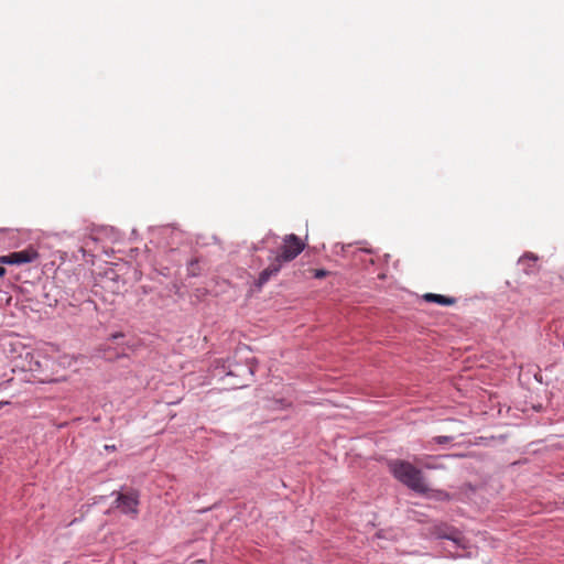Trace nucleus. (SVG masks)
Listing matches in <instances>:
<instances>
[{
	"instance_id": "f257e3e1",
	"label": "nucleus",
	"mask_w": 564,
	"mask_h": 564,
	"mask_svg": "<svg viewBox=\"0 0 564 564\" xmlns=\"http://www.w3.org/2000/svg\"><path fill=\"white\" fill-rule=\"evenodd\" d=\"M389 467L393 476L410 489L419 494H426L429 491V487L424 482L422 471L411 463L397 459L391 462Z\"/></svg>"
},
{
	"instance_id": "f03ea898",
	"label": "nucleus",
	"mask_w": 564,
	"mask_h": 564,
	"mask_svg": "<svg viewBox=\"0 0 564 564\" xmlns=\"http://www.w3.org/2000/svg\"><path fill=\"white\" fill-rule=\"evenodd\" d=\"M305 246L306 243L296 235H285L275 259L282 264L291 262L305 249Z\"/></svg>"
},
{
	"instance_id": "7ed1b4c3",
	"label": "nucleus",
	"mask_w": 564,
	"mask_h": 564,
	"mask_svg": "<svg viewBox=\"0 0 564 564\" xmlns=\"http://www.w3.org/2000/svg\"><path fill=\"white\" fill-rule=\"evenodd\" d=\"M139 495L137 491L119 492L116 499V507L124 514L135 518L139 513Z\"/></svg>"
},
{
	"instance_id": "20e7f679",
	"label": "nucleus",
	"mask_w": 564,
	"mask_h": 564,
	"mask_svg": "<svg viewBox=\"0 0 564 564\" xmlns=\"http://www.w3.org/2000/svg\"><path fill=\"white\" fill-rule=\"evenodd\" d=\"M39 258V253L34 248H26L21 251L11 252L6 256L0 257V263L1 264H25L33 262Z\"/></svg>"
},
{
	"instance_id": "39448f33",
	"label": "nucleus",
	"mask_w": 564,
	"mask_h": 564,
	"mask_svg": "<svg viewBox=\"0 0 564 564\" xmlns=\"http://www.w3.org/2000/svg\"><path fill=\"white\" fill-rule=\"evenodd\" d=\"M441 538H444V539H447V540L452 541L453 546L455 549L454 556H462V554H459L457 552L458 549H463V550L467 549V541H466V539L456 529H449L447 532L441 534Z\"/></svg>"
},
{
	"instance_id": "423d86ee",
	"label": "nucleus",
	"mask_w": 564,
	"mask_h": 564,
	"mask_svg": "<svg viewBox=\"0 0 564 564\" xmlns=\"http://www.w3.org/2000/svg\"><path fill=\"white\" fill-rule=\"evenodd\" d=\"M282 268V263L278 261L275 258L274 260L265 268L259 275L258 279V285L262 286L264 283H267L272 275H275Z\"/></svg>"
},
{
	"instance_id": "0eeeda50",
	"label": "nucleus",
	"mask_w": 564,
	"mask_h": 564,
	"mask_svg": "<svg viewBox=\"0 0 564 564\" xmlns=\"http://www.w3.org/2000/svg\"><path fill=\"white\" fill-rule=\"evenodd\" d=\"M423 299L426 302L436 303V304L443 305V306H452L456 303L455 297L445 296V295L435 294V293H426L423 295Z\"/></svg>"
},
{
	"instance_id": "6e6552de",
	"label": "nucleus",
	"mask_w": 564,
	"mask_h": 564,
	"mask_svg": "<svg viewBox=\"0 0 564 564\" xmlns=\"http://www.w3.org/2000/svg\"><path fill=\"white\" fill-rule=\"evenodd\" d=\"M327 274H328V272L326 270H323V269H315V270H313V275L316 279H323V278L327 276Z\"/></svg>"
},
{
	"instance_id": "1a4fd4ad",
	"label": "nucleus",
	"mask_w": 564,
	"mask_h": 564,
	"mask_svg": "<svg viewBox=\"0 0 564 564\" xmlns=\"http://www.w3.org/2000/svg\"><path fill=\"white\" fill-rule=\"evenodd\" d=\"M451 440H452V437H449V436H437V437H435V441L438 444L448 443Z\"/></svg>"
},
{
	"instance_id": "9d476101",
	"label": "nucleus",
	"mask_w": 564,
	"mask_h": 564,
	"mask_svg": "<svg viewBox=\"0 0 564 564\" xmlns=\"http://www.w3.org/2000/svg\"><path fill=\"white\" fill-rule=\"evenodd\" d=\"M6 273V269L0 265V276H3Z\"/></svg>"
},
{
	"instance_id": "9b49d317",
	"label": "nucleus",
	"mask_w": 564,
	"mask_h": 564,
	"mask_svg": "<svg viewBox=\"0 0 564 564\" xmlns=\"http://www.w3.org/2000/svg\"><path fill=\"white\" fill-rule=\"evenodd\" d=\"M425 467H426V468H437L438 466H436V465H430V464H426V465H425Z\"/></svg>"
},
{
	"instance_id": "f8f14e48",
	"label": "nucleus",
	"mask_w": 564,
	"mask_h": 564,
	"mask_svg": "<svg viewBox=\"0 0 564 564\" xmlns=\"http://www.w3.org/2000/svg\"><path fill=\"white\" fill-rule=\"evenodd\" d=\"M441 495H442V497H443L444 499H448V498H449L448 494H446V492H442Z\"/></svg>"
},
{
	"instance_id": "ddd939ff",
	"label": "nucleus",
	"mask_w": 564,
	"mask_h": 564,
	"mask_svg": "<svg viewBox=\"0 0 564 564\" xmlns=\"http://www.w3.org/2000/svg\"><path fill=\"white\" fill-rule=\"evenodd\" d=\"M106 448H107V449H113V448H115V446H108V445H107V446H106Z\"/></svg>"
}]
</instances>
